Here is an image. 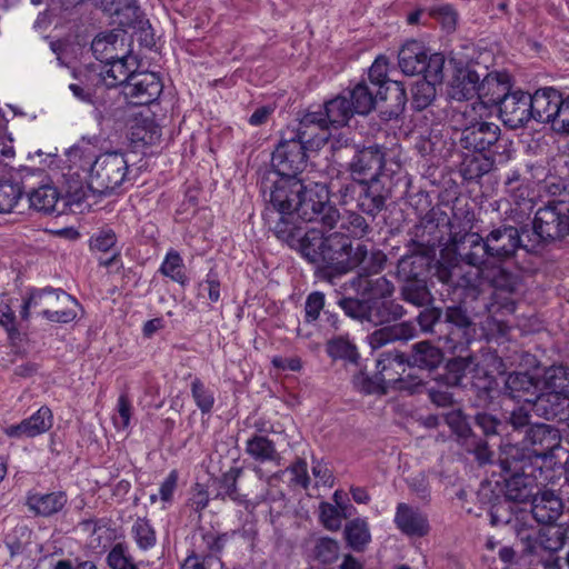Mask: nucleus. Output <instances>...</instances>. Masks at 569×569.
Masks as SVG:
<instances>
[{"label": "nucleus", "mask_w": 569, "mask_h": 569, "mask_svg": "<svg viewBox=\"0 0 569 569\" xmlns=\"http://www.w3.org/2000/svg\"><path fill=\"white\" fill-rule=\"evenodd\" d=\"M528 535L530 540H521L523 550L528 553H537L538 549L556 552L569 541L565 523L538 529L531 522V530H528Z\"/></svg>", "instance_id": "23"}, {"label": "nucleus", "mask_w": 569, "mask_h": 569, "mask_svg": "<svg viewBox=\"0 0 569 569\" xmlns=\"http://www.w3.org/2000/svg\"><path fill=\"white\" fill-rule=\"evenodd\" d=\"M498 108L501 120L511 129L526 126L532 117L530 93L522 90L511 91Z\"/></svg>", "instance_id": "24"}, {"label": "nucleus", "mask_w": 569, "mask_h": 569, "mask_svg": "<svg viewBox=\"0 0 569 569\" xmlns=\"http://www.w3.org/2000/svg\"><path fill=\"white\" fill-rule=\"evenodd\" d=\"M531 405V410L547 420L562 421L567 418L569 409V396L562 391L549 390L540 393L535 400L526 399Z\"/></svg>", "instance_id": "29"}, {"label": "nucleus", "mask_w": 569, "mask_h": 569, "mask_svg": "<svg viewBox=\"0 0 569 569\" xmlns=\"http://www.w3.org/2000/svg\"><path fill=\"white\" fill-rule=\"evenodd\" d=\"M486 66L478 62H469L458 68L450 82L449 96L458 101L478 98L479 89Z\"/></svg>", "instance_id": "22"}, {"label": "nucleus", "mask_w": 569, "mask_h": 569, "mask_svg": "<svg viewBox=\"0 0 569 569\" xmlns=\"http://www.w3.org/2000/svg\"><path fill=\"white\" fill-rule=\"evenodd\" d=\"M350 283L356 288L358 293L367 299H371V297L389 299L395 291L393 283L385 276L376 279H370V277L366 279L353 278Z\"/></svg>", "instance_id": "48"}, {"label": "nucleus", "mask_w": 569, "mask_h": 569, "mask_svg": "<svg viewBox=\"0 0 569 569\" xmlns=\"http://www.w3.org/2000/svg\"><path fill=\"white\" fill-rule=\"evenodd\" d=\"M330 127L338 129L347 126L350 119L357 114L352 109L350 99L342 90L337 97L326 101L323 104Z\"/></svg>", "instance_id": "44"}, {"label": "nucleus", "mask_w": 569, "mask_h": 569, "mask_svg": "<svg viewBox=\"0 0 569 569\" xmlns=\"http://www.w3.org/2000/svg\"><path fill=\"white\" fill-rule=\"evenodd\" d=\"M309 142L296 137L291 130H284L271 156L272 170L266 176L291 177L307 168Z\"/></svg>", "instance_id": "10"}, {"label": "nucleus", "mask_w": 569, "mask_h": 569, "mask_svg": "<svg viewBox=\"0 0 569 569\" xmlns=\"http://www.w3.org/2000/svg\"><path fill=\"white\" fill-rule=\"evenodd\" d=\"M67 503V496L62 491L50 493H32L28 496L27 506L38 516L50 517L58 513Z\"/></svg>", "instance_id": "42"}, {"label": "nucleus", "mask_w": 569, "mask_h": 569, "mask_svg": "<svg viewBox=\"0 0 569 569\" xmlns=\"http://www.w3.org/2000/svg\"><path fill=\"white\" fill-rule=\"evenodd\" d=\"M428 12L447 32H453L456 30L459 14L453 6L449 3L433 6L429 8Z\"/></svg>", "instance_id": "62"}, {"label": "nucleus", "mask_w": 569, "mask_h": 569, "mask_svg": "<svg viewBox=\"0 0 569 569\" xmlns=\"http://www.w3.org/2000/svg\"><path fill=\"white\" fill-rule=\"evenodd\" d=\"M30 291L32 293L33 302H36L41 310L43 308L54 309L60 307V305H72L73 307H78V300L61 288H32Z\"/></svg>", "instance_id": "49"}, {"label": "nucleus", "mask_w": 569, "mask_h": 569, "mask_svg": "<svg viewBox=\"0 0 569 569\" xmlns=\"http://www.w3.org/2000/svg\"><path fill=\"white\" fill-rule=\"evenodd\" d=\"M244 451L253 460L259 462H279L280 455L276 443L268 437L254 433L247 441Z\"/></svg>", "instance_id": "45"}, {"label": "nucleus", "mask_w": 569, "mask_h": 569, "mask_svg": "<svg viewBox=\"0 0 569 569\" xmlns=\"http://www.w3.org/2000/svg\"><path fill=\"white\" fill-rule=\"evenodd\" d=\"M546 387L553 391H569V368L562 365H551L542 376Z\"/></svg>", "instance_id": "58"}, {"label": "nucleus", "mask_w": 569, "mask_h": 569, "mask_svg": "<svg viewBox=\"0 0 569 569\" xmlns=\"http://www.w3.org/2000/svg\"><path fill=\"white\" fill-rule=\"evenodd\" d=\"M443 322L448 326V332L443 338V350L449 353L466 352L475 340L476 325L466 306L452 305L442 312Z\"/></svg>", "instance_id": "14"}, {"label": "nucleus", "mask_w": 569, "mask_h": 569, "mask_svg": "<svg viewBox=\"0 0 569 569\" xmlns=\"http://www.w3.org/2000/svg\"><path fill=\"white\" fill-rule=\"evenodd\" d=\"M96 6L113 18L121 30L127 29L139 30L141 41L146 46L154 44L152 28L149 20L143 19L137 0H93Z\"/></svg>", "instance_id": "15"}, {"label": "nucleus", "mask_w": 569, "mask_h": 569, "mask_svg": "<svg viewBox=\"0 0 569 569\" xmlns=\"http://www.w3.org/2000/svg\"><path fill=\"white\" fill-rule=\"evenodd\" d=\"M159 271L164 277L170 278L172 281L186 287L189 279L184 272V264L180 253L177 250L170 249L159 268Z\"/></svg>", "instance_id": "51"}, {"label": "nucleus", "mask_w": 569, "mask_h": 569, "mask_svg": "<svg viewBox=\"0 0 569 569\" xmlns=\"http://www.w3.org/2000/svg\"><path fill=\"white\" fill-rule=\"evenodd\" d=\"M345 93L352 106V110L359 116H367L376 109L379 103L378 92L369 86L367 80H359L348 86Z\"/></svg>", "instance_id": "36"}, {"label": "nucleus", "mask_w": 569, "mask_h": 569, "mask_svg": "<svg viewBox=\"0 0 569 569\" xmlns=\"http://www.w3.org/2000/svg\"><path fill=\"white\" fill-rule=\"evenodd\" d=\"M393 522L398 530L408 537L421 538L430 531L427 515L406 502L397 505Z\"/></svg>", "instance_id": "30"}, {"label": "nucleus", "mask_w": 569, "mask_h": 569, "mask_svg": "<svg viewBox=\"0 0 569 569\" xmlns=\"http://www.w3.org/2000/svg\"><path fill=\"white\" fill-rule=\"evenodd\" d=\"M386 156L387 148L381 144L357 147L348 170L356 179L389 178L383 172Z\"/></svg>", "instance_id": "18"}, {"label": "nucleus", "mask_w": 569, "mask_h": 569, "mask_svg": "<svg viewBox=\"0 0 569 569\" xmlns=\"http://www.w3.org/2000/svg\"><path fill=\"white\" fill-rule=\"evenodd\" d=\"M360 372L353 377L355 388L363 395H386L387 381H392L396 375H385L383 371L393 369L392 366L403 367V358H348Z\"/></svg>", "instance_id": "12"}, {"label": "nucleus", "mask_w": 569, "mask_h": 569, "mask_svg": "<svg viewBox=\"0 0 569 569\" xmlns=\"http://www.w3.org/2000/svg\"><path fill=\"white\" fill-rule=\"evenodd\" d=\"M66 154L74 174L80 176V171L88 173V186L96 193L111 194L126 180L129 166L121 152L111 151L94 157L89 150L73 146Z\"/></svg>", "instance_id": "3"}, {"label": "nucleus", "mask_w": 569, "mask_h": 569, "mask_svg": "<svg viewBox=\"0 0 569 569\" xmlns=\"http://www.w3.org/2000/svg\"><path fill=\"white\" fill-rule=\"evenodd\" d=\"M522 442L523 447L519 448L527 455L528 463L532 456L546 459L560 446L559 430L546 423H535L526 430Z\"/></svg>", "instance_id": "19"}, {"label": "nucleus", "mask_w": 569, "mask_h": 569, "mask_svg": "<svg viewBox=\"0 0 569 569\" xmlns=\"http://www.w3.org/2000/svg\"><path fill=\"white\" fill-rule=\"evenodd\" d=\"M561 499L551 490H543L533 496L531 510L528 512L532 517V522L551 523L556 521L562 512Z\"/></svg>", "instance_id": "33"}, {"label": "nucleus", "mask_w": 569, "mask_h": 569, "mask_svg": "<svg viewBox=\"0 0 569 569\" xmlns=\"http://www.w3.org/2000/svg\"><path fill=\"white\" fill-rule=\"evenodd\" d=\"M360 80H367L377 92L382 90L387 82L392 81L388 78V60L385 57H378L368 69L367 77H362Z\"/></svg>", "instance_id": "60"}, {"label": "nucleus", "mask_w": 569, "mask_h": 569, "mask_svg": "<svg viewBox=\"0 0 569 569\" xmlns=\"http://www.w3.org/2000/svg\"><path fill=\"white\" fill-rule=\"evenodd\" d=\"M562 93L555 88L546 87L530 94V109L532 117L539 123H549L553 130L557 112Z\"/></svg>", "instance_id": "27"}, {"label": "nucleus", "mask_w": 569, "mask_h": 569, "mask_svg": "<svg viewBox=\"0 0 569 569\" xmlns=\"http://www.w3.org/2000/svg\"><path fill=\"white\" fill-rule=\"evenodd\" d=\"M405 315L403 307L390 299H368L367 322L373 326H381L397 321Z\"/></svg>", "instance_id": "37"}, {"label": "nucleus", "mask_w": 569, "mask_h": 569, "mask_svg": "<svg viewBox=\"0 0 569 569\" xmlns=\"http://www.w3.org/2000/svg\"><path fill=\"white\" fill-rule=\"evenodd\" d=\"M343 533L348 546L358 552L363 551L371 541L369 525L363 518L347 522Z\"/></svg>", "instance_id": "50"}, {"label": "nucleus", "mask_w": 569, "mask_h": 569, "mask_svg": "<svg viewBox=\"0 0 569 569\" xmlns=\"http://www.w3.org/2000/svg\"><path fill=\"white\" fill-rule=\"evenodd\" d=\"M118 236L110 227H102L98 229L89 240V247L92 251L110 252L111 257L103 262V266L110 267L114 264L120 256L121 248L117 247Z\"/></svg>", "instance_id": "43"}, {"label": "nucleus", "mask_w": 569, "mask_h": 569, "mask_svg": "<svg viewBox=\"0 0 569 569\" xmlns=\"http://www.w3.org/2000/svg\"><path fill=\"white\" fill-rule=\"evenodd\" d=\"M389 178L347 179L337 190L341 206L356 202L357 209L375 220L386 208V201L391 197Z\"/></svg>", "instance_id": "6"}, {"label": "nucleus", "mask_w": 569, "mask_h": 569, "mask_svg": "<svg viewBox=\"0 0 569 569\" xmlns=\"http://www.w3.org/2000/svg\"><path fill=\"white\" fill-rule=\"evenodd\" d=\"M297 120L298 124L296 127H288L286 130H291L296 137L308 141L310 147L319 149L325 146V141L328 138H326L325 134L319 136L316 133V130L327 131L331 128L323 106H318L317 110L310 107L299 111L297 113Z\"/></svg>", "instance_id": "20"}, {"label": "nucleus", "mask_w": 569, "mask_h": 569, "mask_svg": "<svg viewBox=\"0 0 569 569\" xmlns=\"http://www.w3.org/2000/svg\"><path fill=\"white\" fill-rule=\"evenodd\" d=\"M436 97V83L429 80H418L411 88V106L417 111H422L431 106Z\"/></svg>", "instance_id": "53"}, {"label": "nucleus", "mask_w": 569, "mask_h": 569, "mask_svg": "<svg viewBox=\"0 0 569 569\" xmlns=\"http://www.w3.org/2000/svg\"><path fill=\"white\" fill-rule=\"evenodd\" d=\"M162 89L163 84L158 73L142 71L131 78L124 94L132 100L133 104L148 106L158 100Z\"/></svg>", "instance_id": "26"}, {"label": "nucleus", "mask_w": 569, "mask_h": 569, "mask_svg": "<svg viewBox=\"0 0 569 569\" xmlns=\"http://www.w3.org/2000/svg\"><path fill=\"white\" fill-rule=\"evenodd\" d=\"M485 239L493 262H506L513 259L519 250L526 251V226L502 221L492 226Z\"/></svg>", "instance_id": "13"}, {"label": "nucleus", "mask_w": 569, "mask_h": 569, "mask_svg": "<svg viewBox=\"0 0 569 569\" xmlns=\"http://www.w3.org/2000/svg\"><path fill=\"white\" fill-rule=\"evenodd\" d=\"M460 117L458 144L461 150L497 156L498 163H505L512 157V141L501 133L498 124L477 119L473 104L466 106Z\"/></svg>", "instance_id": "4"}, {"label": "nucleus", "mask_w": 569, "mask_h": 569, "mask_svg": "<svg viewBox=\"0 0 569 569\" xmlns=\"http://www.w3.org/2000/svg\"><path fill=\"white\" fill-rule=\"evenodd\" d=\"M511 92V77L506 71L490 72L486 67L478 99L486 107H499Z\"/></svg>", "instance_id": "25"}, {"label": "nucleus", "mask_w": 569, "mask_h": 569, "mask_svg": "<svg viewBox=\"0 0 569 569\" xmlns=\"http://www.w3.org/2000/svg\"><path fill=\"white\" fill-rule=\"evenodd\" d=\"M296 221L313 222L325 229H333L340 219V211L330 199V190L326 183L311 182L306 184L301 200L297 202Z\"/></svg>", "instance_id": "8"}, {"label": "nucleus", "mask_w": 569, "mask_h": 569, "mask_svg": "<svg viewBox=\"0 0 569 569\" xmlns=\"http://www.w3.org/2000/svg\"><path fill=\"white\" fill-rule=\"evenodd\" d=\"M287 244L298 250L308 262L316 264L323 278L332 279L350 272L352 242L339 231L325 236L318 229L302 230L297 241Z\"/></svg>", "instance_id": "2"}, {"label": "nucleus", "mask_w": 569, "mask_h": 569, "mask_svg": "<svg viewBox=\"0 0 569 569\" xmlns=\"http://www.w3.org/2000/svg\"><path fill=\"white\" fill-rule=\"evenodd\" d=\"M53 423V415L49 407H40L32 416L23 419L17 425L4 428V433L9 438L22 439L34 438L47 432Z\"/></svg>", "instance_id": "32"}, {"label": "nucleus", "mask_w": 569, "mask_h": 569, "mask_svg": "<svg viewBox=\"0 0 569 569\" xmlns=\"http://www.w3.org/2000/svg\"><path fill=\"white\" fill-rule=\"evenodd\" d=\"M497 162V156L462 150L459 171L463 180L477 181L489 173Z\"/></svg>", "instance_id": "34"}, {"label": "nucleus", "mask_w": 569, "mask_h": 569, "mask_svg": "<svg viewBox=\"0 0 569 569\" xmlns=\"http://www.w3.org/2000/svg\"><path fill=\"white\" fill-rule=\"evenodd\" d=\"M296 221L313 222L325 229H333L340 219V211L330 199V190L326 183L311 182L306 184L301 200L297 202Z\"/></svg>", "instance_id": "9"}, {"label": "nucleus", "mask_w": 569, "mask_h": 569, "mask_svg": "<svg viewBox=\"0 0 569 569\" xmlns=\"http://www.w3.org/2000/svg\"><path fill=\"white\" fill-rule=\"evenodd\" d=\"M427 52L423 46L416 41H409L402 46L398 54V63L401 71L408 76L421 74L425 68Z\"/></svg>", "instance_id": "41"}, {"label": "nucleus", "mask_w": 569, "mask_h": 569, "mask_svg": "<svg viewBox=\"0 0 569 569\" xmlns=\"http://www.w3.org/2000/svg\"><path fill=\"white\" fill-rule=\"evenodd\" d=\"M446 58L442 53H432L426 56L425 68L422 70L425 80H429L433 83L441 84L445 78L443 68Z\"/></svg>", "instance_id": "64"}, {"label": "nucleus", "mask_w": 569, "mask_h": 569, "mask_svg": "<svg viewBox=\"0 0 569 569\" xmlns=\"http://www.w3.org/2000/svg\"><path fill=\"white\" fill-rule=\"evenodd\" d=\"M379 102L386 103L383 111L388 119H398L405 111L408 101L406 88L402 82L392 80L378 91Z\"/></svg>", "instance_id": "38"}, {"label": "nucleus", "mask_w": 569, "mask_h": 569, "mask_svg": "<svg viewBox=\"0 0 569 569\" xmlns=\"http://www.w3.org/2000/svg\"><path fill=\"white\" fill-rule=\"evenodd\" d=\"M106 562L110 569H139L128 545L123 542L112 546L107 553Z\"/></svg>", "instance_id": "56"}, {"label": "nucleus", "mask_w": 569, "mask_h": 569, "mask_svg": "<svg viewBox=\"0 0 569 569\" xmlns=\"http://www.w3.org/2000/svg\"><path fill=\"white\" fill-rule=\"evenodd\" d=\"M505 479V498L513 502H526L535 496L536 479L525 472L528 466L527 455L519 445H506L499 457Z\"/></svg>", "instance_id": "7"}, {"label": "nucleus", "mask_w": 569, "mask_h": 569, "mask_svg": "<svg viewBox=\"0 0 569 569\" xmlns=\"http://www.w3.org/2000/svg\"><path fill=\"white\" fill-rule=\"evenodd\" d=\"M23 190L18 182L0 181V213H9L22 197Z\"/></svg>", "instance_id": "61"}, {"label": "nucleus", "mask_w": 569, "mask_h": 569, "mask_svg": "<svg viewBox=\"0 0 569 569\" xmlns=\"http://www.w3.org/2000/svg\"><path fill=\"white\" fill-rule=\"evenodd\" d=\"M131 535L141 550H149L156 546L157 536L150 521L146 518H138L131 528Z\"/></svg>", "instance_id": "59"}, {"label": "nucleus", "mask_w": 569, "mask_h": 569, "mask_svg": "<svg viewBox=\"0 0 569 569\" xmlns=\"http://www.w3.org/2000/svg\"><path fill=\"white\" fill-rule=\"evenodd\" d=\"M490 523L495 527L506 526L521 540H530L532 517L528 510L519 508L507 498H498L490 507Z\"/></svg>", "instance_id": "17"}, {"label": "nucleus", "mask_w": 569, "mask_h": 569, "mask_svg": "<svg viewBox=\"0 0 569 569\" xmlns=\"http://www.w3.org/2000/svg\"><path fill=\"white\" fill-rule=\"evenodd\" d=\"M337 303L346 316L361 323L367 322L368 299L366 297L362 299L342 297Z\"/></svg>", "instance_id": "63"}, {"label": "nucleus", "mask_w": 569, "mask_h": 569, "mask_svg": "<svg viewBox=\"0 0 569 569\" xmlns=\"http://www.w3.org/2000/svg\"><path fill=\"white\" fill-rule=\"evenodd\" d=\"M413 333L415 329L409 323L402 322L377 329L367 336V340L371 349L375 351L390 342L398 340L407 341L413 337Z\"/></svg>", "instance_id": "40"}, {"label": "nucleus", "mask_w": 569, "mask_h": 569, "mask_svg": "<svg viewBox=\"0 0 569 569\" xmlns=\"http://www.w3.org/2000/svg\"><path fill=\"white\" fill-rule=\"evenodd\" d=\"M448 241V248L458 261L476 268L479 272L493 263L485 236L478 232H450Z\"/></svg>", "instance_id": "16"}, {"label": "nucleus", "mask_w": 569, "mask_h": 569, "mask_svg": "<svg viewBox=\"0 0 569 569\" xmlns=\"http://www.w3.org/2000/svg\"><path fill=\"white\" fill-rule=\"evenodd\" d=\"M387 263V254L380 249L369 250L366 244L359 243L353 248L350 271L357 270L360 279L380 273Z\"/></svg>", "instance_id": "31"}, {"label": "nucleus", "mask_w": 569, "mask_h": 569, "mask_svg": "<svg viewBox=\"0 0 569 569\" xmlns=\"http://www.w3.org/2000/svg\"><path fill=\"white\" fill-rule=\"evenodd\" d=\"M446 251H450L448 247H445L440 251V259L433 261L431 267V274L437 277L439 281L446 284H453V277L458 269L459 261L455 254L447 258Z\"/></svg>", "instance_id": "55"}, {"label": "nucleus", "mask_w": 569, "mask_h": 569, "mask_svg": "<svg viewBox=\"0 0 569 569\" xmlns=\"http://www.w3.org/2000/svg\"><path fill=\"white\" fill-rule=\"evenodd\" d=\"M242 473V469L238 467L230 468L220 478L219 496L223 499L229 498L230 500L242 505L246 501L248 493H240L237 488V481Z\"/></svg>", "instance_id": "52"}, {"label": "nucleus", "mask_w": 569, "mask_h": 569, "mask_svg": "<svg viewBox=\"0 0 569 569\" xmlns=\"http://www.w3.org/2000/svg\"><path fill=\"white\" fill-rule=\"evenodd\" d=\"M133 60L130 56L122 58L110 57L106 63L104 70L101 71L100 76L107 88H116L118 86H124V91L130 86L131 78L137 74L131 66L134 64L129 62Z\"/></svg>", "instance_id": "35"}, {"label": "nucleus", "mask_w": 569, "mask_h": 569, "mask_svg": "<svg viewBox=\"0 0 569 569\" xmlns=\"http://www.w3.org/2000/svg\"><path fill=\"white\" fill-rule=\"evenodd\" d=\"M371 218L363 216L360 211L346 210L343 214L340 213L339 227L341 233L351 239H367L373 232Z\"/></svg>", "instance_id": "39"}, {"label": "nucleus", "mask_w": 569, "mask_h": 569, "mask_svg": "<svg viewBox=\"0 0 569 569\" xmlns=\"http://www.w3.org/2000/svg\"><path fill=\"white\" fill-rule=\"evenodd\" d=\"M403 282L401 297L406 302L416 307H423L431 300L427 280H408Z\"/></svg>", "instance_id": "54"}, {"label": "nucleus", "mask_w": 569, "mask_h": 569, "mask_svg": "<svg viewBox=\"0 0 569 569\" xmlns=\"http://www.w3.org/2000/svg\"><path fill=\"white\" fill-rule=\"evenodd\" d=\"M306 191L300 177L264 176L260 182V192L266 207L262 212L264 224L283 243L297 241L303 227L296 221L298 201Z\"/></svg>", "instance_id": "1"}, {"label": "nucleus", "mask_w": 569, "mask_h": 569, "mask_svg": "<svg viewBox=\"0 0 569 569\" xmlns=\"http://www.w3.org/2000/svg\"><path fill=\"white\" fill-rule=\"evenodd\" d=\"M450 232H453L450 228V219L446 212L440 208H431L426 212L417 224L410 231V239L407 243L436 253L437 249L446 246L448 247L449 241L446 238Z\"/></svg>", "instance_id": "11"}, {"label": "nucleus", "mask_w": 569, "mask_h": 569, "mask_svg": "<svg viewBox=\"0 0 569 569\" xmlns=\"http://www.w3.org/2000/svg\"><path fill=\"white\" fill-rule=\"evenodd\" d=\"M406 250L397 263L398 279L401 281L427 280L431 273L436 253L416 249L409 243L406 244Z\"/></svg>", "instance_id": "21"}, {"label": "nucleus", "mask_w": 569, "mask_h": 569, "mask_svg": "<svg viewBox=\"0 0 569 569\" xmlns=\"http://www.w3.org/2000/svg\"><path fill=\"white\" fill-rule=\"evenodd\" d=\"M569 212V208L567 209ZM526 226V252L538 253L559 240L569 244V214L563 212L562 202H549L537 210L531 224Z\"/></svg>", "instance_id": "5"}, {"label": "nucleus", "mask_w": 569, "mask_h": 569, "mask_svg": "<svg viewBox=\"0 0 569 569\" xmlns=\"http://www.w3.org/2000/svg\"><path fill=\"white\" fill-rule=\"evenodd\" d=\"M161 134L160 127L149 118L136 120L131 126V137L133 141H140L144 144H153Z\"/></svg>", "instance_id": "57"}, {"label": "nucleus", "mask_w": 569, "mask_h": 569, "mask_svg": "<svg viewBox=\"0 0 569 569\" xmlns=\"http://www.w3.org/2000/svg\"><path fill=\"white\" fill-rule=\"evenodd\" d=\"M503 262L490 263L480 273L497 290L513 292L517 290L518 276L502 266Z\"/></svg>", "instance_id": "47"}, {"label": "nucleus", "mask_w": 569, "mask_h": 569, "mask_svg": "<svg viewBox=\"0 0 569 569\" xmlns=\"http://www.w3.org/2000/svg\"><path fill=\"white\" fill-rule=\"evenodd\" d=\"M445 358H403L400 362L403 367L395 366V369L383 371L385 375H396V379L387 381V383H399V388H405L403 382L406 379H410L412 383H422L425 377L423 372H431L437 368Z\"/></svg>", "instance_id": "28"}, {"label": "nucleus", "mask_w": 569, "mask_h": 569, "mask_svg": "<svg viewBox=\"0 0 569 569\" xmlns=\"http://www.w3.org/2000/svg\"><path fill=\"white\" fill-rule=\"evenodd\" d=\"M59 198L60 193L58 189L51 184H42L36 189H32L28 193L30 208L46 214H51L54 212L60 214L62 212L56 208Z\"/></svg>", "instance_id": "46"}]
</instances>
